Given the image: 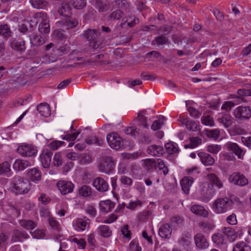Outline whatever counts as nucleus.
I'll use <instances>...</instances> for the list:
<instances>
[{
	"mask_svg": "<svg viewBox=\"0 0 251 251\" xmlns=\"http://www.w3.org/2000/svg\"><path fill=\"white\" fill-rule=\"evenodd\" d=\"M93 186L100 193L106 192L109 189V185L107 181L103 178L100 176L94 179Z\"/></svg>",
	"mask_w": 251,
	"mask_h": 251,
	"instance_id": "14",
	"label": "nucleus"
},
{
	"mask_svg": "<svg viewBox=\"0 0 251 251\" xmlns=\"http://www.w3.org/2000/svg\"><path fill=\"white\" fill-rule=\"evenodd\" d=\"M30 233L33 238L40 239L45 237V231L43 229H36L34 231H30Z\"/></svg>",
	"mask_w": 251,
	"mask_h": 251,
	"instance_id": "54",
	"label": "nucleus"
},
{
	"mask_svg": "<svg viewBox=\"0 0 251 251\" xmlns=\"http://www.w3.org/2000/svg\"><path fill=\"white\" fill-rule=\"evenodd\" d=\"M222 149L221 145L210 144L207 146V151L211 153L217 154Z\"/></svg>",
	"mask_w": 251,
	"mask_h": 251,
	"instance_id": "55",
	"label": "nucleus"
},
{
	"mask_svg": "<svg viewBox=\"0 0 251 251\" xmlns=\"http://www.w3.org/2000/svg\"><path fill=\"white\" fill-rule=\"evenodd\" d=\"M38 112L42 116L47 117L50 115V106L47 103H41L37 108Z\"/></svg>",
	"mask_w": 251,
	"mask_h": 251,
	"instance_id": "35",
	"label": "nucleus"
},
{
	"mask_svg": "<svg viewBox=\"0 0 251 251\" xmlns=\"http://www.w3.org/2000/svg\"><path fill=\"white\" fill-rule=\"evenodd\" d=\"M235 105V103L232 101H225L222 104L221 109L223 110H225L226 111L225 112L229 113V111Z\"/></svg>",
	"mask_w": 251,
	"mask_h": 251,
	"instance_id": "58",
	"label": "nucleus"
},
{
	"mask_svg": "<svg viewBox=\"0 0 251 251\" xmlns=\"http://www.w3.org/2000/svg\"><path fill=\"white\" fill-rule=\"evenodd\" d=\"M58 189L63 195L73 192L74 188V185L71 181H59L57 184Z\"/></svg>",
	"mask_w": 251,
	"mask_h": 251,
	"instance_id": "17",
	"label": "nucleus"
},
{
	"mask_svg": "<svg viewBox=\"0 0 251 251\" xmlns=\"http://www.w3.org/2000/svg\"><path fill=\"white\" fill-rule=\"evenodd\" d=\"M194 241L196 248L200 250L207 249L209 246L206 238L201 233H197L194 236Z\"/></svg>",
	"mask_w": 251,
	"mask_h": 251,
	"instance_id": "16",
	"label": "nucleus"
},
{
	"mask_svg": "<svg viewBox=\"0 0 251 251\" xmlns=\"http://www.w3.org/2000/svg\"><path fill=\"white\" fill-rule=\"evenodd\" d=\"M220 131L219 129L208 130L207 131V135L214 139H217L220 136Z\"/></svg>",
	"mask_w": 251,
	"mask_h": 251,
	"instance_id": "62",
	"label": "nucleus"
},
{
	"mask_svg": "<svg viewBox=\"0 0 251 251\" xmlns=\"http://www.w3.org/2000/svg\"><path fill=\"white\" fill-rule=\"evenodd\" d=\"M19 223L21 227L26 230H32L37 226L36 223L30 220H21Z\"/></svg>",
	"mask_w": 251,
	"mask_h": 251,
	"instance_id": "36",
	"label": "nucleus"
},
{
	"mask_svg": "<svg viewBox=\"0 0 251 251\" xmlns=\"http://www.w3.org/2000/svg\"><path fill=\"white\" fill-rule=\"evenodd\" d=\"M233 202L228 198H218L215 200L212 205V209L217 214L226 212L232 207Z\"/></svg>",
	"mask_w": 251,
	"mask_h": 251,
	"instance_id": "2",
	"label": "nucleus"
},
{
	"mask_svg": "<svg viewBox=\"0 0 251 251\" xmlns=\"http://www.w3.org/2000/svg\"><path fill=\"white\" fill-rule=\"evenodd\" d=\"M52 155V153L48 150H44L42 153L40 155V161L42 166L47 168L49 167Z\"/></svg>",
	"mask_w": 251,
	"mask_h": 251,
	"instance_id": "21",
	"label": "nucleus"
},
{
	"mask_svg": "<svg viewBox=\"0 0 251 251\" xmlns=\"http://www.w3.org/2000/svg\"><path fill=\"white\" fill-rule=\"evenodd\" d=\"M165 147L167 152L170 154H173L178 152V149L177 145L174 142H169L165 144Z\"/></svg>",
	"mask_w": 251,
	"mask_h": 251,
	"instance_id": "43",
	"label": "nucleus"
},
{
	"mask_svg": "<svg viewBox=\"0 0 251 251\" xmlns=\"http://www.w3.org/2000/svg\"><path fill=\"white\" fill-rule=\"evenodd\" d=\"M27 176L31 181L38 183L41 180L42 174L41 172L37 169L32 168L28 171Z\"/></svg>",
	"mask_w": 251,
	"mask_h": 251,
	"instance_id": "25",
	"label": "nucleus"
},
{
	"mask_svg": "<svg viewBox=\"0 0 251 251\" xmlns=\"http://www.w3.org/2000/svg\"><path fill=\"white\" fill-rule=\"evenodd\" d=\"M233 115L237 120H247L251 117V110L249 107L240 106L234 109Z\"/></svg>",
	"mask_w": 251,
	"mask_h": 251,
	"instance_id": "6",
	"label": "nucleus"
},
{
	"mask_svg": "<svg viewBox=\"0 0 251 251\" xmlns=\"http://www.w3.org/2000/svg\"><path fill=\"white\" fill-rule=\"evenodd\" d=\"M49 222L50 227L54 229V231L60 232V225L59 223L53 218L49 219Z\"/></svg>",
	"mask_w": 251,
	"mask_h": 251,
	"instance_id": "57",
	"label": "nucleus"
},
{
	"mask_svg": "<svg viewBox=\"0 0 251 251\" xmlns=\"http://www.w3.org/2000/svg\"><path fill=\"white\" fill-rule=\"evenodd\" d=\"M212 239L215 244L220 246L224 243L225 237L221 233H215L212 235Z\"/></svg>",
	"mask_w": 251,
	"mask_h": 251,
	"instance_id": "51",
	"label": "nucleus"
},
{
	"mask_svg": "<svg viewBox=\"0 0 251 251\" xmlns=\"http://www.w3.org/2000/svg\"><path fill=\"white\" fill-rule=\"evenodd\" d=\"M115 163L113 158L110 156H106L102 158L99 169L100 172L109 174L113 171Z\"/></svg>",
	"mask_w": 251,
	"mask_h": 251,
	"instance_id": "5",
	"label": "nucleus"
},
{
	"mask_svg": "<svg viewBox=\"0 0 251 251\" xmlns=\"http://www.w3.org/2000/svg\"><path fill=\"white\" fill-rule=\"evenodd\" d=\"M168 41V38L164 36H160L155 37L154 40L152 41L151 44L154 45L157 44V45H163L167 43Z\"/></svg>",
	"mask_w": 251,
	"mask_h": 251,
	"instance_id": "56",
	"label": "nucleus"
},
{
	"mask_svg": "<svg viewBox=\"0 0 251 251\" xmlns=\"http://www.w3.org/2000/svg\"><path fill=\"white\" fill-rule=\"evenodd\" d=\"M138 23V19L134 16L125 17L120 24L122 28H127L135 26Z\"/></svg>",
	"mask_w": 251,
	"mask_h": 251,
	"instance_id": "18",
	"label": "nucleus"
},
{
	"mask_svg": "<svg viewBox=\"0 0 251 251\" xmlns=\"http://www.w3.org/2000/svg\"><path fill=\"white\" fill-rule=\"evenodd\" d=\"M100 32L96 29H88L83 33L84 38L89 41L90 46L95 49L100 45Z\"/></svg>",
	"mask_w": 251,
	"mask_h": 251,
	"instance_id": "3",
	"label": "nucleus"
},
{
	"mask_svg": "<svg viewBox=\"0 0 251 251\" xmlns=\"http://www.w3.org/2000/svg\"><path fill=\"white\" fill-rule=\"evenodd\" d=\"M53 164L56 166H59L63 163V159L60 152H56L53 157Z\"/></svg>",
	"mask_w": 251,
	"mask_h": 251,
	"instance_id": "61",
	"label": "nucleus"
},
{
	"mask_svg": "<svg viewBox=\"0 0 251 251\" xmlns=\"http://www.w3.org/2000/svg\"><path fill=\"white\" fill-rule=\"evenodd\" d=\"M33 162L27 160L17 159L13 164V168L17 171L23 170L32 165Z\"/></svg>",
	"mask_w": 251,
	"mask_h": 251,
	"instance_id": "29",
	"label": "nucleus"
},
{
	"mask_svg": "<svg viewBox=\"0 0 251 251\" xmlns=\"http://www.w3.org/2000/svg\"><path fill=\"white\" fill-rule=\"evenodd\" d=\"M225 148L228 151H230L234 153L239 159L243 158L245 151L241 148L237 143L231 141L227 142L224 146Z\"/></svg>",
	"mask_w": 251,
	"mask_h": 251,
	"instance_id": "10",
	"label": "nucleus"
},
{
	"mask_svg": "<svg viewBox=\"0 0 251 251\" xmlns=\"http://www.w3.org/2000/svg\"><path fill=\"white\" fill-rule=\"evenodd\" d=\"M10 165L8 162H4L0 164V175H10Z\"/></svg>",
	"mask_w": 251,
	"mask_h": 251,
	"instance_id": "48",
	"label": "nucleus"
},
{
	"mask_svg": "<svg viewBox=\"0 0 251 251\" xmlns=\"http://www.w3.org/2000/svg\"><path fill=\"white\" fill-rule=\"evenodd\" d=\"M123 16V13L121 10L113 11L109 16L111 20H119Z\"/></svg>",
	"mask_w": 251,
	"mask_h": 251,
	"instance_id": "63",
	"label": "nucleus"
},
{
	"mask_svg": "<svg viewBox=\"0 0 251 251\" xmlns=\"http://www.w3.org/2000/svg\"><path fill=\"white\" fill-rule=\"evenodd\" d=\"M136 120L138 122V125L145 128H148L149 126L147 124V118L144 116L143 112L138 113Z\"/></svg>",
	"mask_w": 251,
	"mask_h": 251,
	"instance_id": "42",
	"label": "nucleus"
},
{
	"mask_svg": "<svg viewBox=\"0 0 251 251\" xmlns=\"http://www.w3.org/2000/svg\"><path fill=\"white\" fill-rule=\"evenodd\" d=\"M35 17L38 19L40 24L39 25V31L42 33H48L50 32V27L47 14L44 12H37Z\"/></svg>",
	"mask_w": 251,
	"mask_h": 251,
	"instance_id": "4",
	"label": "nucleus"
},
{
	"mask_svg": "<svg viewBox=\"0 0 251 251\" xmlns=\"http://www.w3.org/2000/svg\"><path fill=\"white\" fill-rule=\"evenodd\" d=\"M106 140L109 146L115 150H119L123 146V140L116 133L108 134Z\"/></svg>",
	"mask_w": 251,
	"mask_h": 251,
	"instance_id": "7",
	"label": "nucleus"
},
{
	"mask_svg": "<svg viewBox=\"0 0 251 251\" xmlns=\"http://www.w3.org/2000/svg\"><path fill=\"white\" fill-rule=\"evenodd\" d=\"M120 182L126 187H130L132 185L133 180L130 177L126 176H123L120 179Z\"/></svg>",
	"mask_w": 251,
	"mask_h": 251,
	"instance_id": "60",
	"label": "nucleus"
},
{
	"mask_svg": "<svg viewBox=\"0 0 251 251\" xmlns=\"http://www.w3.org/2000/svg\"><path fill=\"white\" fill-rule=\"evenodd\" d=\"M12 32L8 25L5 24L0 26V35L7 38L11 36Z\"/></svg>",
	"mask_w": 251,
	"mask_h": 251,
	"instance_id": "49",
	"label": "nucleus"
},
{
	"mask_svg": "<svg viewBox=\"0 0 251 251\" xmlns=\"http://www.w3.org/2000/svg\"><path fill=\"white\" fill-rule=\"evenodd\" d=\"M9 45L13 50L21 53L25 51L26 49L25 41L21 38H11Z\"/></svg>",
	"mask_w": 251,
	"mask_h": 251,
	"instance_id": "15",
	"label": "nucleus"
},
{
	"mask_svg": "<svg viewBox=\"0 0 251 251\" xmlns=\"http://www.w3.org/2000/svg\"><path fill=\"white\" fill-rule=\"evenodd\" d=\"M78 24V20L71 16L66 17L58 22V26L62 28V30L74 28Z\"/></svg>",
	"mask_w": 251,
	"mask_h": 251,
	"instance_id": "9",
	"label": "nucleus"
},
{
	"mask_svg": "<svg viewBox=\"0 0 251 251\" xmlns=\"http://www.w3.org/2000/svg\"><path fill=\"white\" fill-rule=\"evenodd\" d=\"M92 4L100 12L106 11L110 8L109 2L107 0H94Z\"/></svg>",
	"mask_w": 251,
	"mask_h": 251,
	"instance_id": "23",
	"label": "nucleus"
},
{
	"mask_svg": "<svg viewBox=\"0 0 251 251\" xmlns=\"http://www.w3.org/2000/svg\"><path fill=\"white\" fill-rule=\"evenodd\" d=\"M72 8L70 4H68L67 2L66 3H62L58 9V12L60 15L64 17V18L69 16L72 15Z\"/></svg>",
	"mask_w": 251,
	"mask_h": 251,
	"instance_id": "31",
	"label": "nucleus"
},
{
	"mask_svg": "<svg viewBox=\"0 0 251 251\" xmlns=\"http://www.w3.org/2000/svg\"><path fill=\"white\" fill-rule=\"evenodd\" d=\"M143 162L144 168L148 171L155 169L157 167L156 160L153 159H146L143 160Z\"/></svg>",
	"mask_w": 251,
	"mask_h": 251,
	"instance_id": "39",
	"label": "nucleus"
},
{
	"mask_svg": "<svg viewBox=\"0 0 251 251\" xmlns=\"http://www.w3.org/2000/svg\"><path fill=\"white\" fill-rule=\"evenodd\" d=\"M194 179L192 177L188 176L183 177L180 181V185L182 189L185 194H188L190 188L191 186Z\"/></svg>",
	"mask_w": 251,
	"mask_h": 251,
	"instance_id": "26",
	"label": "nucleus"
},
{
	"mask_svg": "<svg viewBox=\"0 0 251 251\" xmlns=\"http://www.w3.org/2000/svg\"><path fill=\"white\" fill-rule=\"evenodd\" d=\"M98 229L100 231V235L104 238L109 237L112 235V231L107 226H100Z\"/></svg>",
	"mask_w": 251,
	"mask_h": 251,
	"instance_id": "45",
	"label": "nucleus"
},
{
	"mask_svg": "<svg viewBox=\"0 0 251 251\" xmlns=\"http://www.w3.org/2000/svg\"><path fill=\"white\" fill-rule=\"evenodd\" d=\"M201 143V139L198 137H192L190 139V142L185 145V148H195Z\"/></svg>",
	"mask_w": 251,
	"mask_h": 251,
	"instance_id": "50",
	"label": "nucleus"
},
{
	"mask_svg": "<svg viewBox=\"0 0 251 251\" xmlns=\"http://www.w3.org/2000/svg\"><path fill=\"white\" fill-rule=\"evenodd\" d=\"M85 141V142L89 145L95 144L98 146H101L103 143L102 139H99L94 136L86 138Z\"/></svg>",
	"mask_w": 251,
	"mask_h": 251,
	"instance_id": "47",
	"label": "nucleus"
},
{
	"mask_svg": "<svg viewBox=\"0 0 251 251\" xmlns=\"http://www.w3.org/2000/svg\"><path fill=\"white\" fill-rule=\"evenodd\" d=\"M179 121L182 125H185L189 130L196 131L199 129L197 124L194 121L189 120L188 118L180 116Z\"/></svg>",
	"mask_w": 251,
	"mask_h": 251,
	"instance_id": "22",
	"label": "nucleus"
},
{
	"mask_svg": "<svg viewBox=\"0 0 251 251\" xmlns=\"http://www.w3.org/2000/svg\"><path fill=\"white\" fill-rule=\"evenodd\" d=\"M200 227L203 230H207L213 228L214 226L213 224L206 222H202L199 223Z\"/></svg>",
	"mask_w": 251,
	"mask_h": 251,
	"instance_id": "64",
	"label": "nucleus"
},
{
	"mask_svg": "<svg viewBox=\"0 0 251 251\" xmlns=\"http://www.w3.org/2000/svg\"><path fill=\"white\" fill-rule=\"evenodd\" d=\"M29 235L26 231L22 228H14L12 231L11 241L12 243L22 242L24 240L28 239Z\"/></svg>",
	"mask_w": 251,
	"mask_h": 251,
	"instance_id": "8",
	"label": "nucleus"
},
{
	"mask_svg": "<svg viewBox=\"0 0 251 251\" xmlns=\"http://www.w3.org/2000/svg\"><path fill=\"white\" fill-rule=\"evenodd\" d=\"M32 6L37 9H43L47 7L49 4L48 2L44 0H29Z\"/></svg>",
	"mask_w": 251,
	"mask_h": 251,
	"instance_id": "44",
	"label": "nucleus"
},
{
	"mask_svg": "<svg viewBox=\"0 0 251 251\" xmlns=\"http://www.w3.org/2000/svg\"><path fill=\"white\" fill-rule=\"evenodd\" d=\"M203 200L205 202H208L215 194V190L213 189V185L209 184L207 188H203L201 192Z\"/></svg>",
	"mask_w": 251,
	"mask_h": 251,
	"instance_id": "20",
	"label": "nucleus"
},
{
	"mask_svg": "<svg viewBox=\"0 0 251 251\" xmlns=\"http://www.w3.org/2000/svg\"><path fill=\"white\" fill-rule=\"evenodd\" d=\"M198 155L204 166H212L214 164L215 159L210 154L205 152H200Z\"/></svg>",
	"mask_w": 251,
	"mask_h": 251,
	"instance_id": "19",
	"label": "nucleus"
},
{
	"mask_svg": "<svg viewBox=\"0 0 251 251\" xmlns=\"http://www.w3.org/2000/svg\"><path fill=\"white\" fill-rule=\"evenodd\" d=\"M223 232L228 238L230 241H234L236 237V232L230 227H225L222 229Z\"/></svg>",
	"mask_w": 251,
	"mask_h": 251,
	"instance_id": "41",
	"label": "nucleus"
},
{
	"mask_svg": "<svg viewBox=\"0 0 251 251\" xmlns=\"http://www.w3.org/2000/svg\"><path fill=\"white\" fill-rule=\"evenodd\" d=\"M229 182L234 184L244 186L248 184V179L242 174L240 173H234L231 175L228 178Z\"/></svg>",
	"mask_w": 251,
	"mask_h": 251,
	"instance_id": "12",
	"label": "nucleus"
},
{
	"mask_svg": "<svg viewBox=\"0 0 251 251\" xmlns=\"http://www.w3.org/2000/svg\"><path fill=\"white\" fill-rule=\"evenodd\" d=\"M88 224V222L85 219L78 218L74 222L75 226L77 230L81 231H83L86 229Z\"/></svg>",
	"mask_w": 251,
	"mask_h": 251,
	"instance_id": "38",
	"label": "nucleus"
},
{
	"mask_svg": "<svg viewBox=\"0 0 251 251\" xmlns=\"http://www.w3.org/2000/svg\"><path fill=\"white\" fill-rule=\"evenodd\" d=\"M232 251H251V247L247 243L240 241L233 247Z\"/></svg>",
	"mask_w": 251,
	"mask_h": 251,
	"instance_id": "37",
	"label": "nucleus"
},
{
	"mask_svg": "<svg viewBox=\"0 0 251 251\" xmlns=\"http://www.w3.org/2000/svg\"><path fill=\"white\" fill-rule=\"evenodd\" d=\"M8 211L13 219L18 218L21 214L19 207L16 205H10Z\"/></svg>",
	"mask_w": 251,
	"mask_h": 251,
	"instance_id": "46",
	"label": "nucleus"
},
{
	"mask_svg": "<svg viewBox=\"0 0 251 251\" xmlns=\"http://www.w3.org/2000/svg\"><path fill=\"white\" fill-rule=\"evenodd\" d=\"M31 189L30 183L27 179L20 176H15L12 179L10 189L15 195H23L27 193Z\"/></svg>",
	"mask_w": 251,
	"mask_h": 251,
	"instance_id": "1",
	"label": "nucleus"
},
{
	"mask_svg": "<svg viewBox=\"0 0 251 251\" xmlns=\"http://www.w3.org/2000/svg\"><path fill=\"white\" fill-rule=\"evenodd\" d=\"M79 194L83 197H88L92 193V189L90 186L83 185L78 190Z\"/></svg>",
	"mask_w": 251,
	"mask_h": 251,
	"instance_id": "52",
	"label": "nucleus"
},
{
	"mask_svg": "<svg viewBox=\"0 0 251 251\" xmlns=\"http://www.w3.org/2000/svg\"><path fill=\"white\" fill-rule=\"evenodd\" d=\"M192 236L188 232H183L178 239L179 244L184 248H188L191 244Z\"/></svg>",
	"mask_w": 251,
	"mask_h": 251,
	"instance_id": "24",
	"label": "nucleus"
},
{
	"mask_svg": "<svg viewBox=\"0 0 251 251\" xmlns=\"http://www.w3.org/2000/svg\"><path fill=\"white\" fill-rule=\"evenodd\" d=\"M190 210L192 213L199 216L204 217H207L208 216V211L203 206L199 204L192 206Z\"/></svg>",
	"mask_w": 251,
	"mask_h": 251,
	"instance_id": "30",
	"label": "nucleus"
},
{
	"mask_svg": "<svg viewBox=\"0 0 251 251\" xmlns=\"http://www.w3.org/2000/svg\"><path fill=\"white\" fill-rule=\"evenodd\" d=\"M30 44L34 46H40L45 43V37L37 34L33 33L29 35Z\"/></svg>",
	"mask_w": 251,
	"mask_h": 251,
	"instance_id": "27",
	"label": "nucleus"
},
{
	"mask_svg": "<svg viewBox=\"0 0 251 251\" xmlns=\"http://www.w3.org/2000/svg\"><path fill=\"white\" fill-rule=\"evenodd\" d=\"M115 207V203L110 201H101L100 203V208L101 211L109 212L111 211Z\"/></svg>",
	"mask_w": 251,
	"mask_h": 251,
	"instance_id": "32",
	"label": "nucleus"
},
{
	"mask_svg": "<svg viewBox=\"0 0 251 251\" xmlns=\"http://www.w3.org/2000/svg\"><path fill=\"white\" fill-rule=\"evenodd\" d=\"M217 121L225 128H228L233 123L234 119L228 112L219 113L217 115Z\"/></svg>",
	"mask_w": 251,
	"mask_h": 251,
	"instance_id": "11",
	"label": "nucleus"
},
{
	"mask_svg": "<svg viewBox=\"0 0 251 251\" xmlns=\"http://www.w3.org/2000/svg\"><path fill=\"white\" fill-rule=\"evenodd\" d=\"M147 152L149 154L152 156H160L163 153V147L160 146L152 145L150 146Z\"/></svg>",
	"mask_w": 251,
	"mask_h": 251,
	"instance_id": "33",
	"label": "nucleus"
},
{
	"mask_svg": "<svg viewBox=\"0 0 251 251\" xmlns=\"http://www.w3.org/2000/svg\"><path fill=\"white\" fill-rule=\"evenodd\" d=\"M172 228L169 224L162 225L159 229L158 234L163 238H170L172 233Z\"/></svg>",
	"mask_w": 251,
	"mask_h": 251,
	"instance_id": "28",
	"label": "nucleus"
},
{
	"mask_svg": "<svg viewBox=\"0 0 251 251\" xmlns=\"http://www.w3.org/2000/svg\"><path fill=\"white\" fill-rule=\"evenodd\" d=\"M121 231L123 237L130 240L131 239V232L128 229V226L127 225H124L121 227Z\"/></svg>",
	"mask_w": 251,
	"mask_h": 251,
	"instance_id": "59",
	"label": "nucleus"
},
{
	"mask_svg": "<svg viewBox=\"0 0 251 251\" xmlns=\"http://www.w3.org/2000/svg\"><path fill=\"white\" fill-rule=\"evenodd\" d=\"M36 148L31 145L23 144L17 149V152L24 156H32L37 153Z\"/></svg>",
	"mask_w": 251,
	"mask_h": 251,
	"instance_id": "13",
	"label": "nucleus"
},
{
	"mask_svg": "<svg viewBox=\"0 0 251 251\" xmlns=\"http://www.w3.org/2000/svg\"><path fill=\"white\" fill-rule=\"evenodd\" d=\"M68 4H70L74 8L77 9L83 8L86 4L85 0H67Z\"/></svg>",
	"mask_w": 251,
	"mask_h": 251,
	"instance_id": "40",
	"label": "nucleus"
},
{
	"mask_svg": "<svg viewBox=\"0 0 251 251\" xmlns=\"http://www.w3.org/2000/svg\"><path fill=\"white\" fill-rule=\"evenodd\" d=\"M165 120V118L164 116H161L159 117L158 120L154 121L151 126V128L153 130H157L160 129L162 126L164 124L163 121Z\"/></svg>",
	"mask_w": 251,
	"mask_h": 251,
	"instance_id": "53",
	"label": "nucleus"
},
{
	"mask_svg": "<svg viewBox=\"0 0 251 251\" xmlns=\"http://www.w3.org/2000/svg\"><path fill=\"white\" fill-rule=\"evenodd\" d=\"M207 179L219 189H221L223 187L222 182L215 174L210 173L208 174L207 175Z\"/></svg>",
	"mask_w": 251,
	"mask_h": 251,
	"instance_id": "34",
	"label": "nucleus"
}]
</instances>
